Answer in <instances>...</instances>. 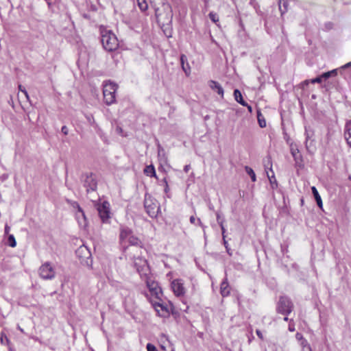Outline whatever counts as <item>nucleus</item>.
I'll list each match as a JSON object with an SVG mask.
<instances>
[{
    "instance_id": "6e6d98bb",
    "label": "nucleus",
    "mask_w": 351,
    "mask_h": 351,
    "mask_svg": "<svg viewBox=\"0 0 351 351\" xmlns=\"http://www.w3.org/2000/svg\"><path fill=\"white\" fill-rule=\"evenodd\" d=\"M18 328L19 330H20L21 331H22V328H21V326L19 325H18Z\"/></svg>"
},
{
    "instance_id": "a19ab883",
    "label": "nucleus",
    "mask_w": 351,
    "mask_h": 351,
    "mask_svg": "<svg viewBox=\"0 0 351 351\" xmlns=\"http://www.w3.org/2000/svg\"><path fill=\"white\" fill-rule=\"evenodd\" d=\"M61 131L64 134V135H67L68 134V132H69V130H68V128L65 125L62 126V129H61Z\"/></svg>"
},
{
    "instance_id": "5fc2aeb1",
    "label": "nucleus",
    "mask_w": 351,
    "mask_h": 351,
    "mask_svg": "<svg viewBox=\"0 0 351 351\" xmlns=\"http://www.w3.org/2000/svg\"><path fill=\"white\" fill-rule=\"evenodd\" d=\"M284 320H285V322H288V321H289V318H288L287 316L284 317Z\"/></svg>"
},
{
    "instance_id": "9b49d317",
    "label": "nucleus",
    "mask_w": 351,
    "mask_h": 351,
    "mask_svg": "<svg viewBox=\"0 0 351 351\" xmlns=\"http://www.w3.org/2000/svg\"><path fill=\"white\" fill-rule=\"evenodd\" d=\"M39 274L42 278L51 280L55 277L56 271L52 265L46 262L40 267Z\"/></svg>"
},
{
    "instance_id": "393cba45",
    "label": "nucleus",
    "mask_w": 351,
    "mask_h": 351,
    "mask_svg": "<svg viewBox=\"0 0 351 351\" xmlns=\"http://www.w3.org/2000/svg\"><path fill=\"white\" fill-rule=\"evenodd\" d=\"M144 173L150 177H156V171L153 165H148L144 169Z\"/></svg>"
},
{
    "instance_id": "9d476101",
    "label": "nucleus",
    "mask_w": 351,
    "mask_h": 351,
    "mask_svg": "<svg viewBox=\"0 0 351 351\" xmlns=\"http://www.w3.org/2000/svg\"><path fill=\"white\" fill-rule=\"evenodd\" d=\"M293 308V305L289 298L285 296L280 298L277 305L278 313L287 315L292 311Z\"/></svg>"
},
{
    "instance_id": "b1692460",
    "label": "nucleus",
    "mask_w": 351,
    "mask_h": 351,
    "mask_svg": "<svg viewBox=\"0 0 351 351\" xmlns=\"http://www.w3.org/2000/svg\"><path fill=\"white\" fill-rule=\"evenodd\" d=\"M279 9L282 15L287 11L288 1L287 0H279Z\"/></svg>"
},
{
    "instance_id": "dca6fc26",
    "label": "nucleus",
    "mask_w": 351,
    "mask_h": 351,
    "mask_svg": "<svg viewBox=\"0 0 351 351\" xmlns=\"http://www.w3.org/2000/svg\"><path fill=\"white\" fill-rule=\"evenodd\" d=\"M290 151L292 156L293 157L295 162H298L302 159V156L300 154L299 149L298 148V146L295 143H291L290 145Z\"/></svg>"
},
{
    "instance_id": "6ab92c4d",
    "label": "nucleus",
    "mask_w": 351,
    "mask_h": 351,
    "mask_svg": "<svg viewBox=\"0 0 351 351\" xmlns=\"http://www.w3.org/2000/svg\"><path fill=\"white\" fill-rule=\"evenodd\" d=\"M344 136L347 143L351 147V120L346 123Z\"/></svg>"
},
{
    "instance_id": "2eb2a0df",
    "label": "nucleus",
    "mask_w": 351,
    "mask_h": 351,
    "mask_svg": "<svg viewBox=\"0 0 351 351\" xmlns=\"http://www.w3.org/2000/svg\"><path fill=\"white\" fill-rule=\"evenodd\" d=\"M171 289L176 296H182L185 293V288L183 285V282L180 279L172 281Z\"/></svg>"
},
{
    "instance_id": "423d86ee",
    "label": "nucleus",
    "mask_w": 351,
    "mask_h": 351,
    "mask_svg": "<svg viewBox=\"0 0 351 351\" xmlns=\"http://www.w3.org/2000/svg\"><path fill=\"white\" fill-rule=\"evenodd\" d=\"M117 88V84L112 82H106L104 84L103 94L104 101L107 105H110L115 101Z\"/></svg>"
},
{
    "instance_id": "c9c22d12",
    "label": "nucleus",
    "mask_w": 351,
    "mask_h": 351,
    "mask_svg": "<svg viewBox=\"0 0 351 351\" xmlns=\"http://www.w3.org/2000/svg\"><path fill=\"white\" fill-rule=\"evenodd\" d=\"M322 80H322V76H321V75H319V77H315V78H314V79H312V80H311V82L312 84H315V83H321V82H322Z\"/></svg>"
},
{
    "instance_id": "a211bd4d",
    "label": "nucleus",
    "mask_w": 351,
    "mask_h": 351,
    "mask_svg": "<svg viewBox=\"0 0 351 351\" xmlns=\"http://www.w3.org/2000/svg\"><path fill=\"white\" fill-rule=\"evenodd\" d=\"M230 289L228 282V279L226 278L220 286V292L223 297H226L230 294Z\"/></svg>"
},
{
    "instance_id": "7ed1b4c3",
    "label": "nucleus",
    "mask_w": 351,
    "mask_h": 351,
    "mask_svg": "<svg viewBox=\"0 0 351 351\" xmlns=\"http://www.w3.org/2000/svg\"><path fill=\"white\" fill-rule=\"evenodd\" d=\"M101 43L104 48L108 51H112L118 48V39L110 30L104 29L101 32Z\"/></svg>"
},
{
    "instance_id": "de8ad7c7",
    "label": "nucleus",
    "mask_w": 351,
    "mask_h": 351,
    "mask_svg": "<svg viewBox=\"0 0 351 351\" xmlns=\"http://www.w3.org/2000/svg\"><path fill=\"white\" fill-rule=\"evenodd\" d=\"M351 66V62L346 64L345 65H343V66L341 67V69H346V68H348Z\"/></svg>"
},
{
    "instance_id": "20e7f679",
    "label": "nucleus",
    "mask_w": 351,
    "mask_h": 351,
    "mask_svg": "<svg viewBox=\"0 0 351 351\" xmlns=\"http://www.w3.org/2000/svg\"><path fill=\"white\" fill-rule=\"evenodd\" d=\"M120 241L124 247H126L127 243L134 246L139 245L141 243L138 238L135 237L132 230L127 227H121V228Z\"/></svg>"
},
{
    "instance_id": "13d9d810",
    "label": "nucleus",
    "mask_w": 351,
    "mask_h": 351,
    "mask_svg": "<svg viewBox=\"0 0 351 351\" xmlns=\"http://www.w3.org/2000/svg\"><path fill=\"white\" fill-rule=\"evenodd\" d=\"M91 119H93V117H91V118H89V117H88V119H89V120H91Z\"/></svg>"
},
{
    "instance_id": "a878e982",
    "label": "nucleus",
    "mask_w": 351,
    "mask_h": 351,
    "mask_svg": "<svg viewBox=\"0 0 351 351\" xmlns=\"http://www.w3.org/2000/svg\"><path fill=\"white\" fill-rule=\"evenodd\" d=\"M190 222L192 223V224H196V222L197 223V224L201 226L203 229V231H204V235L206 234V232H205V226H204L200 220V219H196L194 216H191L190 217Z\"/></svg>"
},
{
    "instance_id": "f3484780",
    "label": "nucleus",
    "mask_w": 351,
    "mask_h": 351,
    "mask_svg": "<svg viewBox=\"0 0 351 351\" xmlns=\"http://www.w3.org/2000/svg\"><path fill=\"white\" fill-rule=\"evenodd\" d=\"M209 87L214 91H216L221 97H223V89L221 86L215 81L209 82Z\"/></svg>"
},
{
    "instance_id": "0eeeda50",
    "label": "nucleus",
    "mask_w": 351,
    "mask_h": 351,
    "mask_svg": "<svg viewBox=\"0 0 351 351\" xmlns=\"http://www.w3.org/2000/svg\"><path fill=\"white\" fill-rule=\"evenodd\" d=\"M77 258L80 263L86 266H90L92 265L91 253L89 249L85 245H81L75 252Z\"/></svg>"
},
{
    "instance_id": "cd10ccee",
    "label": "nucleus",
    "mask_w": 351,
    "mask_h": 351,
    "mask_svg": "<svg viewBox=\"0 0 351 351\" xmlns=\"http://www.w3.org/2000/svg\"><path fill=\"white\" fill-rule=\"evenodd\" d=\"M6 244L12 247H14L16 245V242L14 237L12 234L8 236Z\"/></svg>"
},
{
    "instance_id": "49530a36",
    "label": "nucleus",
    "mask_w": 351,
    "mask_h": 351,
    "mask_svg": "<svg viewBox=\"0 0 351 351\" xmlns=\"http://www.w3.org/2000/svg\"><path fill=\"white\" fill-rule=\"evenodd\" d=\"M223 244L227 250V252L229 253V249H228V242L226 241V239L225 238H223Z\"/></svg>"
},
{
    "instance_id": "3c124183",
    "label": "nucleus",
    "mask_w": 351,
    "mask_h": 351,
    "mask_svg": "<svg viewBox=\"0 0 351 351\" xmlns=\"http://www.w3.org/2000/svg\"><path fill=\"white\" fill-rule=\"evenodd\" d=\"M245 106L247 108V109H248L249 112H252V106H249L247 104V106Z\"/></svg>"
},
{
    "instance_id": "8fccbe9b",
    "label": "nucleus",
    "mask_w": 351,
    "mask_h": 351,
    "mask_svg": "<svg viewBox=\"0 0 351 351\" xmlns=\"http://www.w3.org/2000/svg\"><path fill=\"white\" fill-rule=\"evenodd\" d=\"M190 169V166L189 165H186L184 168V170L185 172H187Z\"/></svg>"
},
{
    "instance_id": "603ef678",
    "label": "nucleus",
    "mask_w": 351,
    "mask_h": 351,
    "mask_svg": "<svg viewBox=\"0 0 351 351\" xmlns=\"http://www.w3.org/2000/svg\"><path fill=\"white\" fill-rule=\"evenodd\" d=\"M23 94H25V97H27V99H29V95L27 93V92L25 90H23Z\"/></svg>"
},
{
    "instance_id": "f8f14e48",
    "label": "nucleus",
    "mask_w": 351,
    "mask_h": 351,
    "mask_svg": "<svg viewBox=\"0 0 351 351\" xmlns=\"http://www.w3.org/2000/svg\"><path fill=\"white\" fill-rule=\"evenodd\" d=\"M150 302L159 316L166 317L169 314L167 307L162 303V297L160 300L150 298Z\"/></svg>"
},
{
    "instance_id": "4d7b16f0",
    "label": "nucleus",
    "mask_w": 351,
    "mask_h": 351,
    "mask_svg": "<svg viewBox=\"0 0 351 351\" xmlns=\"http://www.w3.org/2000/svg\"><path fill=\"white\" fill-rule=\"evenodd\" d=\"M91 119H93V117H91V118H89V117H88V119H89V120H91Z\"/></svg>"
},
{
    "instance_id": "bf43d9fd",
    "label": "nucleus",
    "mask_w": 351,
    "mask_h": 351,
    "mask_svg": "<svg viewBox=\"0 0 351 351\" xmlns=\"http://www.w3.org/2000/svg\"><path fill=\"white\" fill-rule=\"evenodd\" d=\"M349 179L351 180V176L349 177Z\"/></svg>"
},
{
    "instance_id": "58836bf2",
    "label": "nucleus",
    "mask_w": 351,
    "mask_h": 351,
    "mask_svg": "<svg viewBox=\"0 0 351 351\" xmlns=\"http://www.w3.org/2000/svg\"><path fill=\"white\" fill-rule=\"evenodd\" d=\"M322 80H327L328 78L330 77V72H326L321 75Z\"/></svg>"
},
{
    "instance_id": "473e14b6",
    "label": "nucleus",
    "mask_w": 351,
    "mask_h": 351,
    "mask_svg": "<svg viewBox=\"0 0 351 351\" xmlns=\"http://www.w3.org/2000/svg\"><path fill=\"white\" fill-rule=\"evenodd\" d=\"M216 217H217V221L219 223V225H220L221 223H223L224 219H223V217H221V216L219 213L217 212L216 213Z\"/></svg>"
},
{
    "instance_id": "bb28decb",
    "label": "nucleus",
    "mask_w": 351,
    "mask_h": 351,
    "mask_svg": "<svg viewBox=\"0 0 351 351\" xmlns=\"http://www.w3.org/2000/svg\"><path fill=\"white\" fill-rule=\"evenodd\" d=\"M245 170L246 173L250 176L252 181L255 182L256 180V174L254 172L253 169L251 167L246 166L245 167Z\"/></svg>"
},
{
    "instance_id": "a18cd8bd",
    "label": "nucleus",
    "mask_w": 351,
    "mask_h": 351,
    "mask_svg": "<svg viewBox=\"0 0 351 351\" xmlns=\"http://www.w3.org/2000/svg\"><path fill=\"white\" fill-rule=\"evenodd\" d=\"M330 76H335L337 75V69H333L332 71H330Z\"/></svg>"
},
{
    "instance_id": "5701e85b",
    "label": "nucleus",
    "mask_w": 351,
    "mask_h": 351,
    "mask_svg": "<svg viewBox=\"0 0 351 351\" xmlns=\"http://www.w3.org/2000/svg\"><path fill=\"white\" fill-rule=\"evenodd\" d=\"M311 132L305 128V136H306V141H305V146L307 149V151L311 152V147L312 142H309V139L311 138L312 134Z\"/></svg>"
},
{
    "instance_id": "39448f33",
    "label": "nucleus",
    "mask_w": 351,
    "mask_h": 351,
    "mask_svg": "<svg viewBox=\"0 0 351 351\" xmlns=\"http://www.w3.org/2000/svg\"><path fill=\"white\" fill-rule=\"evenodd\" d=\"M144 206L147 213L152 218L156 217L159 210L160 206L156 199L151 195L146 194L144 200Z\"/></svg>"
},
{
    "instance_id": "7c9ffc66",
    "label": "nucleus",
    "mask_w": 351,
    "mask_h": 351,
    "mask_svg": "<svg viewBox=\"0 0 351 351\" xmlns=\"http://www.w3.org/2000/svg\"><path fill=\"white\" fill-rule=\"evenodd\" d=\"M301 346L304 348H306L308 351H312L311 346L308 343L307 341L304 339H303L302 341H300Z\"/></svg>"
},
{
    "instance_id": "ddd939ff",
    "label": "nucleus",
    "mask_w": 351,
    "mask_h": 351,
    "mask_svg": "<svg viewBox=\"0 0 351 351\" xmlns=\"http://www.w3.org/2000/svg\"><path fill=\"white\" fill-rule=\"evenodd\" d=\"M265 167L267 177L271 183V187L273 189L277 187V181L274 176V173L272 170V165L270 157H268L267 158V160L265 161Z\"/></svg>"
},
{
    "instance_id": "4be33fe9",
    "label": "nucleus",
    "mask_w": 351,
    "mask_h": 351,
    "mask_svg": "<svg viewBox=\"0 0 351 351\" xmlns=\"http://www.w3.org/2000/svg\"><path fill=\"white\" fill-rule=\"evenodd\" d=\"M311 190H312V193L314 195V197L316 200L317 206L319 208H322V201L321 197L319 195V193H318L317 189L315 188V186H312Z\"/></svg>"
},
{
    "instance_id": "f257e3e1",
    "label": "nucleus",
    "mask_w": 351,
    "mask_h": 351,
    "mask_svg": "<svg viewBox=\"0 0 351 351\" xmlns=\"http://www.w3.org/2000/svg\"><path fill=\"white\" fill-rule=\"evenodd\" d=\"M151 2L154 3L155 13L158 22L163 25L171 23L173 18L171 5L165 3L163 0H153Z\"/></svg>"
},
{
    "instance_id": "c756f323",
    "label": "nucleus",
    "mask_w": 351,
    "mask_h": 351,
    "mask_svg": "<svg viewBox=\"0 0 351 351\" xmlns=\"http://www.w3.org/2000/svg\"><path fill=\"white\" fill-rule=\"evenodd\" d=\"M0 341L1 344L8 343L9 342L8 337L3 332L1 333Z\"/></svg>"
},
{
    "instance_id": "c85d7f7f",
    "label": "nucleus",
    "mask_w": 351,
    "mask_h": 351,
    "mask_svg": "<svg viewBox=\"0 0 351 351\" xmlns=\"http://www.w3.org/2000/svg\"><path fill=\"white\" fill-rule=\"evenodd\" d=\"M136 1H137L138 5L139 8L142 11H145L147 9L148 5H147L146 0H136Z\"/></svg>"
},
{
    "instance_id": "c03bdc74",
    "label": "nucleus",
    "mask_w": 351,
    "mask_h": 351,
    "mask_svg": "<svg viewBox=\"0 0 351 351\" xmlns=\"http://www.w3.org/2000/svg\"><path fill=\"white\" fill-rule=\"evenodd\" d=\"M256 333L261 339H263V335L260 330H256Z\"/></svg>"
},
{
    "instance_id": "4c0bfd02",
    "label": "nucleus",
    "mask_w": 351,
    "mask_h": 351,
    "mask_svg": "<svg viewBox=\"0 0 351 351\" xmlns=\"http://www.w3.org/2000/svg\"><path fill=\"white\" fill-rule=\"evenodd\" d=\"M77 210H78V213L77 215L80 214L82 215V217H83L84 221H86L84 213L82 210V208L77 204Z\"/></svg>"
},
{
    "instance_id": "37998d69",
    "label": "nucleus",
    "mask_w": 351,
    "mask_h": 351,
    "mask_svg": "<svg viewBox=\"0 0 351 351\" xmlns=\"http://www.w3.org/2000/svg\"><path fill=\"white\" fill-rule=\"evenodd\" d=\"M295 338L298 340V341H302L304 338H303V336L301 333H299V332H297L296 335H295Z\"/></svg>"
},
{
    "instance_id": "09e8293b",
    "label": "nucleus",
    "mask_w": 351,
    "mask_h": 351,
    "mask_svg": "<svg viewBox=\"0 0 351 351\" xmlns=\"http://www.w3.org/2000/svg\"><path fill=\"white\" fill-rule=\"evenodd\" d=\"M164 181H165V184H166V186H165V192L166 193H168V191H169V186H168L167 182V181H166V180H165V179L164 180Z\"/></svg>"
},
{
    "instance_id": "412c9836",
    "label": "nucleus",
    "mask_w": 351,
    "mask_h": 351,
    "mask_svg": "<svg viewBox=\"0 0 351 351\" xmlns=\"http://www.w3.org/2000/svg\"><path fill=\"white\" fill-rule=\"evenodd\" d=\"M234 97L235 100L242 106H247V103L243 100L241 93L238 89L234 90Z\"/></svg>"
},
{
    "instance_id": "f03ea898",
    "label": "nucleus",
    "mask_w": 351,
    "mask_h": 351,
    "mask_svg": "<svg viewBox=\"0 0 351 351\" xmlns=\"http://www.w3.org/2000/svg\"><path fill=\"white\" fill-rule=\"evenodd\" d=\"M138 250H141V248L137 247L132 250V252H134L132 258L133 260L134 267L136 269V271L140 274L141 278H147V276H149L150 274L149 267L147 260L138 254Z\"/></svg>"
},
{
    "instance_id": "ea45409f",
    "label": "nucleus",
    "mask_w": 351,
    "mask_h": 351,
    "mask_svg": "<svg viewBox=\"0 0 351 351\" xmlns=\"http://www.w3.org/2000/svg\"><path fill=\"white\" fill-rule=\"evenodd\" d=\"M116 132L117 133H118L119 134L121 135V136H125L124 134H123V131L122 130V128L120 127V126H117L116 128Z\"/></svg>"
},
{
    "instance_id": "aec40b11",
    "label": "nucleus",
    "mask_w": 351,
    "mask_h": 351,
    "mask_svg": "<svg viewBox=\"0 0 351 351\" xmlns=\"http://www.w3.org/2000/svg\"><path fill=\"white\" fill-rule=\"evenodd\" d=\"M180 62L182 64V69L185 72L186 75H189L190 73V66L187 62V58L185 55H182L180 57Z\"/></svg>"
},
{
    "instance_id": "864d4df0",
    "label": "nucleus",
    "mask_w": 351,
    "mask_h": 351,
    "mask_svg": "<svg viewBox=\"0 0 351 351\" xmlns=\"http://www.w3.org/2000/svg\"><path fill=\"white\" fill-rule=\"evenodd\" d=\"M18 86H19V90L20 91H22V88H23L22 84H19Z\"/></svg>"
},
{
    "instance_id": "4468645a",
    "label": "nucleus",
    "mask_w": 351,
    "mask_h": 351,
    "mask_svg": "<svg viewBox=\"0 0 351 351\" xmlns=\"http://www.w3.org/2000/svg\"><path fill=\"white\" fill-rule=\"evenodd\" d=\"M97 183L94 175L90 173L86 176L84 186L86 189L87 193L95 191L97 189Z\"/></svg>"
},
{
    "instance_id": "72a5a7b5",
    "label": "nucleus",
    "mask_w": 351,
    "mask_h": 351,
    "mask_svg": "<svg viewBox=\"0 0 351 351\" xmlns=\"http://www.w3.org/2000/svg\"><path fill=\"white\" fill-rule=\"evenodd\" d=\"M260 116H261V114H258V120L259 125L261 128H265L266 126L265 121L264 119L263 120L261 119Z\"/></svg>"
},
{
    "instance_id": "2f4dec72",
    "label": "nucleus",
    "mask_w": 351,
    "mask_h": 351,
    "mask_svg": "<svg viewBox=\"0 0 351 351\" xmlns=\"http://www.w3.org/2000/svg\"><path fill=\"white\" fill-rule=\"evenodd\" d=\"M209 18H210V19L212 21H213V22H215V23L217 22V21H219V17H218V16H217L216 14L213 13V12H210V13L209 14Z\"/></svg>"
},
{
    "instance_id": "6e6552de",
    "label": "nucleus",
    "mask_w": 351,
    "mask_h": 351,
    "mask_svg": "<svg viewBox=\"0 0 351 351\" xmlns=\"http://www.w3.org/2000/svg\"><path fill=\"white\" fill-rule=\"evenodd\" d=\"M143 278L146 281L147 287L151 293V298L160 300V297L162 296V292L158 283L152 280L149 276H147V278L143 277Z\"/></svg>"
},
{
    "instance_id": "79ce46f5",
    "label": "nucleus",
    "mask_w": 351,
    "mask_h": 351,
    "mask_svg": "<svg viewBox=\"0 0 351 351\" xmlns=\"http://www.w3.org/2000/svg\"><path fill=\"white\" fill-rule=\"evenodd\" d=\"M219 226H220L221 230V233H222L223 238H226V235H225L226 229L224 228L223 223L220 224Z\"/></svg>"
},
{
    "instance_id": "f704fd0d",
    "label": "nucleus",
    "mask_w": 351,
    "mask_h": 351,
    "mask_svg": "<svg viewBox=\"0 0 351 351\" xmlns=\"http://www.w3.org/2000/svg\"><path fill=\"white\" fill-rule=\"evenodd\" d=\"M289 330L291 332H293L295 330V324L292 319L289 320Z\"/></svg>"
},
{
    "instance_id": "1a4fd4ad",
    "label": "nucleus",
    "mask_w": 351,
    "mask_h": 351,
    "mask_svg": "<svg viewBox=\"0 0 351 351\" xmlns=\"http://www.w3.org/2000/svg\"><path fill=\"white\" fill-rule=\"evenodd\" d=\"M99 217L103 223H108L110 219V205L107 201L99 203L97 206Z\"/></svg>"
},
{
    "instance_id": "e433bc0d",
    "label": "nucleus",
    "mask_w": 351,
    "mask_h": 351,
    "mask_svg": "<svg viewBox=\"0 0 351 351\" xmlns=\"http://www.w3.org/2000/svg\"><path fill=\"white\" fill-rule=\"evenodd\" d=\"M147 351H158L156 348L151 343H147Z\"/></svg>"
}]
</instances>
